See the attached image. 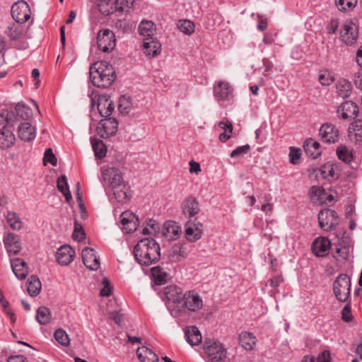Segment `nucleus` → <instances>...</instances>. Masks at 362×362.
<instances>
[{
  "label": "nucleus",
  "mask_w": 362,
  "mask_h": 362,
  "mask_svg": "<svg viewBox=\"0 0 362 362\" xmlns=\"http://www.w3.org/2000/svg\"><path fill=\"white\" fill-rule=\"evenodd\" d=\"M132 253L139 264L148 267L160 260V245L153 238H144L138 241Z\"/></svg>",
  "instance_id": "nucleus-1"
},
{
  "label": "nucleus",
  "mask_w": 362,
  "mask_h": 362,
  "mask_svg": "<svg viewBox=\"0 0 362 362\" xmlns=\"http://www.w3.org/2000/svg\"><path fill=\"white\" fill-rule=\"evenodd\" d=\"M111 97V93H103L99 95L98 100V112L105 118L98 122L96 131L103 139L113 136V118L111 117L113 112V101Z\"/></svg>",
  "instance_id": "nucleus-2"
},
{
  "label": "nucleus",
  "mask_w": 362,
  "mask_h": 362,
  "mask_svg": "<svg viewBox=\"0 0 362 362\" xmlns=\"http://www.w3.org/2000/svg\"><path fill=\"white\" fill-rule=\"evenodd\" d=\"M203 307V300L195 290L185 292L182 300L177 309H173L172 316L178 323L186 322L192 313L200 310Z\"/></svg>",
  "instance_id": "nucleus-3"
},
{
  "label": "nucleus",
  "mask_w": 362,
  "mask_h": 362,
  "mask_svg": "<svg viewBox=\"0 0 362 362\" xmlns=\"http://www.w3.org/2000/svg\"><path fill=\"white\" fill-rule=\"evenodd\" d=\"M90 78L93 86L107 89L113 84V66L110 62L103 60L94 63L89 69Z\"/></svg>",
  "instance_id": "nucleus-4"
},
{
  "label": "nucleus",
  "mask_w": 362,
  "mask_h": 362,
  "mask_svg": "<svg viewBox=\"0 0 362 362\" xmlns=\"http://www.w3.org/2000/svg\"><path fill=\"white\" fill-rule=\"evenodd\" d=\"M134 2L135 0H115V16L125 13L124 18L118 19L115 23V27L122 30V34L130 33L135 27L136 23L127 15L133 9Z\"/></svg>",
  "instance_id": "nucleus-5"
},
{
  "label": "nucleus",
  "mask_w": 362,
  "mask_h": 362,
  "mask_svg": "<svg viewBox=\"0 0 362 362\" xmlns=\"http://www.w3.org/2000/svg\"><path fill=\"white\" fill-rule=\"evenodd\" d=\"M132 197L131 187L124 181L123 175L119 169L115 168V200L123 205L129 203Z\"/></svg>",
  "instance_id": "nucleus-6"
},
{
  "label": "nucleus",
  "mask_w": 362,
  "mask_h": 362,
  "mask_svg": "<svg viewBox=\"0 0 362 362\" xmlns=\"http://www.w3.org/2000/svg\"><path fill=\"white\" fill-rule=\"evenodd\" d=\"M184 295L183 289L176 284H171L163 288L161 297L171 315L173 309L179 308Z\"/></svg>",
  "instance_id": "nucleus-7"
},
{
  "label": "nucleus",
  "mask_w": 362,
  "mask_h": 362,
  "mask_svg": "<svg viewBox=\"0 0 362 362\" xmlns=\"http://www.w3.org/2000/svg\"><path fill=\"white\" fill-rule=\"evenodd\" d=\"M206 358L210 362H222L226 358V349L217 340L206 339L203 346Z\"/></svg>",
  "instance_id": "nucleus-8"
},
{
  "label": "nucleus",
  "mask_w": 362,
  "mask_h": 362,
  "mask_svg": "<svg viewBox=\"0 0 362 362\" xmlns=\"http://www.w3.org/2000/svg\"><path fill=\"white\" fill-rule=\"evenodd\" d=\"M351 279L346 274H339L333 283V293L339 302H347L351 300Z\"/></svg>",
  "instance_id": "nucleus-9"
},
{
  "label": "nucleus",
  "mask_w": 362,
  "mask_h": 362,
  "mask_svg": "<svg viewBox=\"0 0 362 362\" xmlns=\"http://www.w3.org/2000/svg\"><path fill=\"white\" fill-rule=\"evenodd\" d=\"M317 219L320 228L325 232L336 230L339 223V217L336 211L329 208L320 210Z\"/></svg>",
  "instance_id": "nucleus-10"
},
{
  "label": "nucleus",
  "mask_w": 362,
  "mask_h": 362,
  "mask_svg": "<svg viewBox=\"0 0 362 362\" xmlns=\"http://www.w3.org/2000/svg\"><path fill=\"white\" fill-rule=\"evenodd\" d=\"M358 19H346L340 31V37L346 45H354L358 37Z\"/></svg>",
  "instance_id": "nucleus-11"
},
{
  "label": "nucleus",
  "mask_w": 362,
  "mask_h": 362,
  "mask_svg": "<svg viewBox=\"0 0 362 362\" xmlns=\"http://www.w3.org/2000/svg\"><path fill=\"white\" fill-rule=\"evenodd\" d=\"M139 224V217L130 210H126L120 214L118 226L124 234L133 233Z\"/></svg>",
  "instance_id": "nucleus-12"
},
{
  "label": "nucleus",
  "mask_w": 362,
  "mask_h": 362,
  "mask_svg": "<svg viewBox=\"0 0 362 362\" xmlns=\"http://www.w3.org/2000/svg\"><path fill=\"white\" fill-rule=\"evenodd\" d=\"M11 12L15 22L18 23L23 24L30 18L29 5L23 0L14 3L11 6Z\"/></svg>",
  "instance_id": "nucleus-13"
},
{
  "label": "nucleus",
  "mask_w": 362,
  "mask_h": 362,
  "mask_svg": "<svg viewBox=\"0 0 362 362\" xmlns=\"http://www.w3.org/2000/svg\"><path fill=\"white\" fill-rule=\"evenodd\" d=\"M319 135L322 142L336 144L339 141V130L334 124L327 122L320 127Z\"/></svg>",
  "instance_id": "nucleus-14"
},
{
  "label": "nucleus",
  "mask_w": 362,
  "mask_h": 362,
  "mask_svg": "<svg viewBox=\"0 0 362 362\" xmlns=\"http://www.w3.org/2000/svg\"><path fill=\"white\" fill-rule=\"evenodd\" d=\"M150 273L152 283L151 286L155 290V286L165 285L171 279L170 274L161 265H157L151 268Z\"/></svg>",
  "instance_id": "nucleus-15"
},
{
  "label": "nucleus",
  "mask_w": 362,
  "mask_h": 362,
  "mask_svg": "<svg viewBox=\"0 0 362 362\" xmlns=\"http://www.w3.org/2000/svg\"><path fill=\"white\" fill-rule=\"evenodd\" d=\"M100 172L102 184L109 200L111 201L113 195V167L110 165H103L100 168Z\"/></svg>",
  "instance_id": "nucleus-16"
},
{
  "label": "nucleus",
  "mask_w": 362,
  "mask_h": 362,
  "mask_svg": "<svg viewBox=\"0 0 362 362\" xmlns=\"http://www.w3.org/2000/svg\"><path fill=\"white\" fill-rule=\"evenodd\" d=\"M81 257L86 267L92 271L98 269L100 265L99 257H97L95 251L91 247H85L82 250Z\"/></svg>",
  "instance_id": "nucleus-17"
},
{
  "label": "nucleus",
  "mask_w": 362,
  "mask_h": 362,
  "mask_svg": "<svg viewBox=\"0 0 362 362\" xmlns=\"http://www.w3.org/2000/svg\"><path fill=\"white\" fill-rule=\"evenodd\" d=\"M320 175L324 179L332 182L338 180L341 175V169L339 163H327L320 168Z\"/></svg>",
  "instance_id": "nucleus-18"
},
{
  "label": "nucleus",
  "mask_w": 362,
  "mask_h": 362,
  "mask_svg": "<svg viewBox=\"0 0 362 362\" xmlns=\"http://www.w3.org/2000/svg\"><path fill=\"white\" fill-rule=\"evenodd\" d=\"M113 32L110 29L100 30L97 35V45L98 49L103 52H110L113 50V47H110L113 40Z\"/></svg>",
  "instance_id": "nucleus-19"
},
{
  "label": "nucleus",
  "mask_w": 362,
  "mask_h": 362,
  "mask_svg": "<svg viewBox=\"0 0 362 362\" xmlns=\"http://www.w3.org/2000/svg\"><path fill=\"white\" fill-rule=\"evenodd\" d=\"M4 244L9 255H18L21 250L20 238L13 233H8L4 236Z\"/></svg>",
  "instance_id": "nucleus-20"
},
{
  "label": "nucleus",
  "mask_w": 362,
  "mask_h": 362,
  "mask_svg": "<svg viewBox=\"0 0 362 362\" xmlns=\"http://www.w3.org/2000/svg\"><path fill=\"white\" fill-rule=\"evenodd\" d=\"M188 256L187 243L177 242L169 250V259L172 262H180Z\"/></svg>",
  "instance_id": "nucleus-21"
},
{
  "label": "nucleus",
  "mask_w": 362,
  "mask_h": 362,
  "mask_svg": "<svg viewBox=\"0 0 362 362\" xmlns=\"http://www.w3.org/2000/svg\"><path fill=\"white\" fill-rule=\"evenodd\" d=\"M331 242L327 237H319L312 244L313 253L317 257H325L331 248Z\"/></svg>",
  "instance_id": "nucleus-22"
},
{
  "label": "nucleus",
  "mask_w": 362,
  "mask_h": 362,
  "mask_svg": "<svg viewBox=\"0 0 362 362\" xmlns=\"http://www.w3.org/2000/svg\"><path fill=\"white\" fill-rule=\"evenodd\" d=\"M181 209L184 215L191 218L200 211L199 202L193 196L187 197L181 204Z\"/></svg>",
  "instance_id": "nucleus-23"
},
{
  "label": "nucleus",
  "mask_w": 362,
  "mask_h": 362,
  "mask_svg": "<svg viewBox=\"0 0 362 362\" xmlns=\"http://www.w3.org/2000/svg\"><path fill=\"white\" fill-rule=\"evenodd\" d=\"M309 194L312 199L317 197V199L321 206H327L329 205V203L334 200V196L328 194L322 187L316 185L312 186L310 188Z\"/></svg>",
  "instance_id": "nucleus-24"
},
{
  "label": "nucleus",
  "mask_w": 362,
  "mask_h": 362,
  "mask_svg": "<svg viewBox=\"0 0 362 362\" xmlns=\"http://www.w3.org/2000/svg\"><path fill=\"white\" fill-rule=\"evenodd\" d=\"M341 111L340 118L343 119H355L359 112L358 105L351 100H346L341 104L337 110V112Z\"/></svg>",
  "instance_id": "nucleus-25"
},
{
  "label": "nucleus",
  "mask_w": 362,
  "mask_h": 362,
  "mask_svg": "<svg viewBox=\"0 0 362 362\" xmlns=\"http://www.w3.org/2000/svg\"><path fill=\"white\" fill-rule=\"evenodd\" d=\"M75 256L74 249L67 245L61 246L56 252V259L57 262L63 266L69 265Z\"/></svg>",
  "instance_id": "nucleus-26"
},
{
  "label": "nucleus",
  "mask_w": 362,
  "mask_h": 362,
  "mask_svg": "<svg viewBox=\"0 0 362 362\" xmlns=\"http://www.w3.org/2000/svg\"><path fill=\"white\" fill-rule=\"evenodd\" d=\"M232 93L233 88L227 81H221L214 86V95L218 100H226Z\"/></svg>",
  "instance_id": "nucleus-27"
},
{
  "label": "nucleus",
  "mask_w": 362,
  "mask_h": 362,
  "mask_svg": "<svg viewBox=\"0 0 362 362\" xmlns=\"http://www.w3.org/2000/svg\"><path fill=\"white\" fill-rule=\"evenodd\" d=\"M11 266L15 276L18 279H25L28 274V264L22 259L16 257L11 259Z\"/></svg>",
  "instance_id": "nucleus-28"
},
{
  "label": "nucleus",
  "mask_w": 362,
  "mask_h": 362,
  "mask_svg": "<svg viewBox=\"0 0 362 362\" xmlns=\"http://www.w3.org/2000/svg\"><path fill=\"white\" fill-rule=\"evenodd\" d=\"M185 236L189 242H196L202 238V229L195 227L194 222L189 220L185 225Z\"/></svg>",
  "instance_id": "nucleus-29"
},
{
  "label": "nucleus",
  "mask_w": 362,
  "mask_h": 362,
  "mask_svg": "<svg viewBox=\"0 0 362 362\" xmlns=\"http://www.w3.org/2000/svg\"><path fill=\"white\" fill-rule=\"evenodd\" d=\"M161 45L159 41L154 37H146L144 39L143 49L147 55L156 57L160 52Z\"/></svg>",
  "instance_id": "nucleus-30"
},
{
  "label": "nucleus",
  "mask_w": 362,
  "mask_h": 362,
  "mask_svg": "<svg viewBox=\"0 0 362 362\" xmlns=\"http://www.w3.org/2000/svg\"><path fill=\"white\" fill-rule=\"evenodd\" d=\"M303 148L306 155L313 159L318 158L322 153L320 151V144L312 138H308L305 140Z\"/></svg>",
  "instance_id": "nucleus-31"
},
{
  "label": "nucleus",
  "mask_w": 362,
  "mask_h": 362,
  "mask_svg": "<svg viewBox=\"0 0 362 362\" xmlns=\"http://www.w3.org/2000/svg\"><path fill=\"white\" fill-rule=\"evenodd\" d=\"M186 341L192 346L202 342V334L196 326L186 327L185 329Z\"/></svg>",
  "instance_id": "nucleus-32"
},
{
  "label": "nucleus",
  "mask_w": 362,
  "mask_h": 362,
  "mask_svg": "<svg viewBox=\"0 0 362 362\" xmlns=\"http://www.w3.org/2000/svg\"><path fill=\"white\" fill-rule=\"evenodd\" d=\"M239 344L246 351H251L256 344L257 339L253 333L242 332L238 337Z\"/></svg>",
  "instance_id": "nucleus-33"
},
{
  "label": "nucleus",
  "mask_w": 362,
  "mask_h": 362,
  "mask_svg": "<svg viewBox=\"0 0 362 362\" xmlns=\"http://www.w3.org/2000/svg\"><path fill=\"white\" fill-rule=\"evenodd\" d=\"M165 231L163 235L169 240L177 239L181 233V227L174 221H168L164 224Z\"/></svg>",
  "instance_id": "nucleus-34"
},
{
  "label": "nucleus",
  "mask_w": 362,
  "mask_h": 362,
  "mask_svg": "<svg viewBox=\"0 0 362 362\" xmlns=\"http://www.w3.org/2000/svg\"><path fill=\"white\" fill-rule=\"evenodd\" d=\"M136 356L141 362H158L159 358L151 349L141 346L136 350Z\"/></svg>",
  "instance_id": "nucleus-35"
},
{
  "label": "nucleus",
  "mask_w": 362,
  "mask_h": 362,
  "mask_svg": "<svg viewBox=\"0 0 362 362\" xmlns=\"http://www.w3.org/2000/svg\"><path fill=\"white\" fill-rule=\"evenodd\" d=\"M18 136L21 140L30 141L35 137V129L28 122H23L18 127Z\"/></svg>",
  "instance_id": "nucleus-36"
},
{
  "label": "nucleus",
  "mask_w": 362,
  "mask_h": 362,
  "mask_svg": "<svg viewBox=\"0 0 362 362\" xmlns=\"http://www.w3.org/2000/svg\"><path fill=\"white\" fill-rule=\"evenodd\" d=\"M141 233L144 235H156L160 232V224L153 218H146L141 224Z\"/></svg>",
  "instance_id": "nucleus-37"
},
{
  "label": "nucleus",
  "mask_w": 362,
  "mask_h": 362,
  "mask_svg": "<svg viewBox=\"0 0 362 362\" xmlns=\"http://www.w3.org/2000/svg\"><path fill=\"white\" fill-rule=\"evenodd\" d=\"M16 137L13 132L5 128L0 131V148L8 149L15 143Z\"/></svg>",
  "instance_id": "nucleus-38"
},
{
  "label": "nucleus",
  "mask_w": 362,
  "mask_h": 362,
  "mask_svg": "<svg viewBox=\"0 0 362 362\" xmlns=\"http://www.w3.org/2000/svg\"><path fill=\"white\" fill-rule=\"evenodd\" d=\"M24 32L23 26L21 23L13 22L8 25L6 28V35L11 40H15L20 38Z\"/></svg>",
  "instance_id": "nucleus-39"
},
{
  "label": "nucleus",
  "mask_w": 362,
  "mask_h": 362,
  "mask_svg": "<svg viewBox=\"0 0 362 362\" xmlns=\"http://www.w3.org/2000/svg\"><path fill=\"white\" fill-rule=\"evenodd\" d=\"M156 29V25L151 21L144 20L139 25V34L145 37V38L152 37Z\"/></svg>",
  "instance_id": "nucleus-40"
},
{
  "label": "nucleus",
  "mask_w": 362,
  "mask_h": 362,
  "mask_svg": "<svg viewBox=\"0 0 362 362\" xmlns=\"http://www.w3.org/2000/svg\"><path fill=\"white\" fill-rule=\"evenodd\" d=\"M90 143L95 158L98 159L105 158L107 153V148L103 141L97 138H90Z\"/></svg>",
  "instance_id": "nucleus-41"
},
{
  "label": "nucleus",
  "mask_w": 362,
  "mask_h": 362,
  "mask_svg": "<svg viewBox=\"0 0 362 362\" xmlns=\"http://www.w3.org/2000/svg\"><path fill=\"white\" fill-rule=\"evenodd\" d=\"M336 88L338 95L345 98H348L351 93L352 86L348 80L342 78L337 81Z\"/></svg>",
  "instance_id": "nucleus-42"
},
{
  "label": "nucleus",
  "mask_w": 362,
  "mask_h": 362,
  "mask_svg": "<svg viewBox=\"0 0 362 362\" xmlns=\"http://www.w3.org/2000/svg\"><path fill=\"white\" fill-rule=\"evenodd\" d=\"M57 187L58 190L65 197L66 201L69 202L72 200V196L69 190L67 177L66 175H62L58 177L57 181Z\"/></svg>",
  "instance_id": "nucleus-43"
},
{
  "label": "nucleus",
  "mask_w": 362,
  "mask_h": 362,
  "mask_svg": "<svg viewBox=\"0 0 362 362\" xmlns=\"http://www.w3.org/2000/svg\"><path fill=\"white\" fill-rule=\"evenodd\" d=\"M42 284L39 278L35 275H31L28 280L27 290L31 296H37L41 290Z\"/></svg>",
  "instance_id": "nucleus-44"
},
{
  "label": "nucleus",
  "mask_w": 362,
  "mask_h": 362,
  "mask_svg": "<svg viewBox=\"0 0 362 362\" xmlns=\"http://www.w3.org/2000/svg\"><path fill=\"white\" fill-rule=\"evenodd\" d=\"M132 107V100L130 96L122 95L118 101V111L122 115H127L129 113Z\"/></svg>",
  "instance_id": "nucleus-45"
},
{
  "label": "nucleus",
  "mask_w": 362,
  "mask_h": 362,
  "mask_svg": "<svg viewBox=\"0 0 362 362\" xmlns=\"http://www.w3.org/2000/svg\"><path fill=\"white\" fill-rule=\"evenodd\" d=\"M334 73L329 69H322L319 71L318 81L322 86H329L335 80Z\"/></svg>",
  "instance_id": "nucleus-46"
},
{
  "label": "nucleus",
  "mask_w": 362,
  "mask_h": 362,
  "mask_svg": "<svg viewBox=\"0 0 362 362\" xmlns=\"http://www.w3.org/2000/svg\"><path fill=\"white\" fill-rule=\"evenodd\" d=\"M9 226L15 230H20L23 227V223L18 214L13 211H8L6 216Z\"/></svg>",
  "instance_id": "nucleus-47"
},
{
  "label": "nucleus",
  "mask_w": 362,
  "mask_h": 362,
  "mask_svg": "<svg viewBox=\"0 0 362 362\" xmlns=\"http://www.w3.org/2000/svg\"><path fill=\"white\" fill-rule=\"evenodd\" d=\"M52 318L49 309L47 307H40L37 312L36 319L40 325H45L48 324Z\"/></svg>",
  "instance_id": "nucleus-48"
},
{
  "label": "nucleus",
  "mask_w": 362,
  "mask_h": 362,
  "mask_svg": "<svg viewBox=\"0 0 362 362\" xmlns=\"http://www.w3.org/2000/svg\"><path fill=\"white\" fill-rule=\"evenodd\" d=\"M337 156L340 160L347 164L350 163L354 159L352 152L349 151L345 145H341L337 147Z\"/></svg>",
  "instance_id": "nucleus-49"
},
{
  "label": "nucleus",
  "mask_w": 362,
  "mask_h": 362,
  "mask_svg": "<svg viewBox=\"0 0 362 362\" xmlns=\"http://www.w3.org/2000/svg\"><path fill=\"white\" fill-rule=\"evenodd\" d=\"M357 3L358 0H335L337 7L343 12L353 10Z\"/></svg>",
  "instance_id": "nucleus-50"
},
{
  "label": "nucleus",
  "mask_w": 362,
  "mask_h": 362,
  "mask_svg": "<svg viewBox=\"0 0 362 362\" xmlns=\"http://www.w3.org/2000/svg\"><path fill=\"white\" fill-rule=\"evenodd\" d=\"M16 111L18 117L27 120L33 115L31 109L24 104L18 103L16 106Z\"/></svg>",
  "instance_id": "nucleus-51"
},
{
  "label": "nucleus",
  "mask_w": 362,
  "mask_h": 362,
  "mask_svg": "<svg viewBox=\"0 0 362 362\" xmlns=\"http://www.w3.org/2000/svg\"><path fill=\"white\" fill-rule=\"evenodd\" d=\"M98 7L99 11L104 16H108L113 13V2L111 0H100Z\"/></svg>",
  "instance_id": "nucleus-52"
},
{
  "label": "nucleus",
  "mask_w": 362,
  "mask_h": 362,
  "mask_svg": "<svg viewBox=\"0 0 362 362\" xmlns=\"http://www.w3.org/2000/svg\"><path fill=\"white\" fill-rule=\"evenodd\" d=\"M54 337L57 341L62 346H67L69 345L70 340L66 332L62 329H58L55 331Z\"/></svg>",
  "instance_id": "nucleus-53"
},
{
  "label": "nucleus",
  "mask_w": 362,
  "mask_h": 362,
  "mask_svg": "<svg viewBox=\"0 0 362 362\" xmlns=\"http://www.w3.org/2000/svg\"><path fill=\"white\" fill-rule=\"evenodd\" d=\"M349 129L354 132L356 141H362V119H356L351 124Z\"/></svg>",
  "instance_id": "nucleus-54"
},
{
  "label": "nucleus",
  "mask_w": 362,
  "mask_h": 362,
  "mask_svg": "<svg viewBox=\"0 0 362 362\" xmlns=\"http://www.w3.org/2000/svg\"><path fill=\"white\" fill-rule=\"evenodd\" d=\"M289 161L293 165L299 163V160L302 155V151L300 148L291 146L289 148Z\"/></svg>",
  "instance_id": "nucleus-55"
},
{
  "label": "nucleus",
  "mask_w": 362,
  "mask_h": 362,
  "mask_svg": "<svg viewBox=\"0 0 362 362\" xmlns=\"http://www.w3.org/2000/svg\"><path fill=\"white\" fill-rule=\"evenodd\" d=\"M346 303V304L341 310V320L345 322H349L354 319L351 312V300Z\"/></svg>",
  "instance_id": "nucleus-56"
},
{
  "label": "nucleus",
  "mask_w": 362,
  "mask_h": 362,
  "mask_svg": "<svg viewBox=\"0 0 362 362\" xmlns=\"http://www.w3.org/2000/svg\"><path fill=\"white\" fill-rule=\"evenodd\" d=\"M194 24L189 20H184L180 25V30L186 35H190L194 32Z\"/></svg>",
  "instance_id": "nucleus-57"
},
{
  "label": "nucleus",
  "mask_w": 362,
  "mask_h": 362,
  "mask_svg": "<svg viewBox=\"0 0 362 362\" xmlns=\"http://www.w3.org/2000/svg\"><path fill=\"white\" fill-rule=\"evenodd\" d=\"M251 150V147L249 144H245L244 146H238L235 148L230 154L231 158H238L242 156L245 154L248 153Z\"/></svg>",
  "instance_id": "nucleus-58"
},
{
  "label": "nucleus",
  "mask_w": 362,
  "mask_h": 362,
  "mask_svg": "<svg viewBox=\"0 0 362 362\" xmlns=\"http://www.w3.org/2000/svg\"><path fill=\"white\" fill-rule=\"evenodd\" d=\"M86 238V233L81 224H78L76 221L74 223V230L73 233V238L81 242Z\"/></svg>",
  "instance_id": "nucleus-59"
},
{
  "label": "nucleus",
  "mask_w": 362,
  "mask_h": 362,
  "mask_svg": "<svg viewBox=\"0 0 362 362\" xmlns=\"http://www.w3.org/2000/svg\"><path fill=\"white\" fill-rule=\"evenodd\" d=\"M44 164L45 165L47 162L50 163L53 166H56L57 164V159L55 155L53 153L52 150L51 148H47L44 153L43 158Z\"/></svg>",
  "instance_id": "nucleus-60"
},
{
  "label": "nucleus",
  "mask_w": 362,
  "mask_h": 362,
  "mask_svg": "<svg viewBox=\"0 0 362 362\" xmlns=\"http://www.w3.org/2000/svg\"><path fill=\"white\" fill-rule=\"evenodd\" d=\"M102 284L104 286L100 290V295L103 297L110 296L112 293V288L110 286V281L107 278H103Z\"/></svg>",
  "instance_id": "nucleus-61"
},
{
  "label": "nucleus",
  "mask_w": 362,
  "mask_h": 362,
  "mask_svg": "<svg viewBox=\"0 0 362 362\" xmlns=\"http://www.w3.org/2000/svg\"><path fill=\"white\" fill-rule=\"evenodd\" d=\"M124 338L119 336V334L116 337L117 339L119 340L126 341L128 343L132 344H134L135 343H141V339L137 337H131L127 332H125L124 334H121Z\"/></svg>",
  "instance_id": "nucleus-62"
},
{
  "label": "nucleus",
  "mask_w": 362,
  "mask_h": 362,
  "mask_svg": "<svg viewBox=\"0 0 362 362\" xmlns=\"http://www.w3.org/2000/svg\"><path fill=\"white\" fill-rule=\"evenodd\" d=\"M124 313L122 312V310H117L115 308V324H117L122 328H123V326L124 325Z\"/></svg>",
  "instance_id": "nucleus-63"
},
{
  "label": "nucleus",
  "mask_w": 362,
  "mask_h": 362,
  "mask_svg": "<svg viewBox=\"0 0 362 362\" xmlns=\"http://www.w3.org/2000/svg\"><path fill=\"white\" fill-rule=\"evenodd\" d=\"M339 27V21L337 18H332L326 26V30L328 34H334Z\"/></svg>",
  "instance_id": "nucleus-64"
}]
</instances>
